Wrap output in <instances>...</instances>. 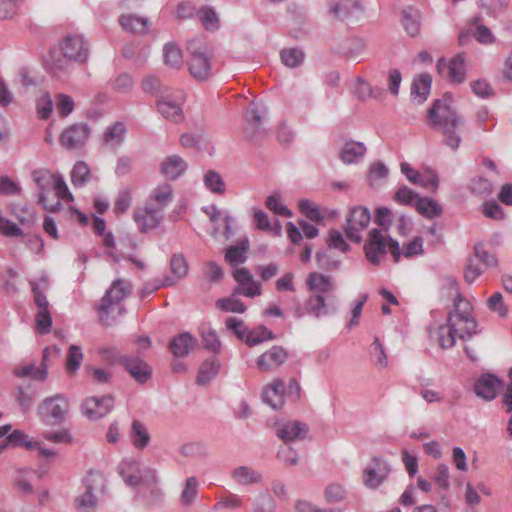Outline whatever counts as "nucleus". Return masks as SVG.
<instances>
[{
  "label": "nucleus",
  "mask_w": 512,
  "mask_h": 512,
  "mask_svg": "<svg viewBox=\"0 0 512 512\" xmlns=\"http://www.w3.org/2000/svg\"><path fill=\"white\" fill-rule=\"evenodd\" d=\"M232 478L241 485H250L261 481V474L249 467L240 466L232 471Z\"/></svg>",
  "instance_id": "obj_36"
},
{
  "label": "nucleus",
  "mask_w": 512,
  "mask_h": 512,
  "mask_svg": "<svg viewBox=\"0 0 512 512\" xmlns=\"http://www.w3.org/2000/svg\"><path fill=\"white\" fill-rule=\"evenodd\" d=\"M272 339H274L272 331L268 330L264 326H259L247 332L245 342L248 346L253 347L262 343L263 341Z\"/></svg>",
  "instance_id": "obj_42"
},
{
  "label": "nucleus",
  "mask_w": 512,
  "mask_h": 512,
  "mask_svg": "<svg viewBox=\"0 0 512 512\" xmlns=\"http://www.w3.org/2000/svg\"><path fill=\"white\" fill-rule=\"evenodd\" d=\"M56 175H54L48 169H35L32 172V179L41 191L39 194V203L43 206L45 210L56 212L61 209L62 204L60 201H57L54 205L48 206L46 204V191H48L53 184Z\"/></svg>",
  "instance_id": "obj_14"
},
{
  "label": "nucleus",
  "mask_w": 512,
  "mask_h": 512,
  "mask_svg": "<svg viewBox=\"0 0 512 512\" xmlns=\"http://www.w3.org/2000/svg\"><path fill=\"white\" fill-rule=\"evenodd\" d=\"M432 79L428 74L417 76L411 87V97L416 104H422L430 93Z\"/></svg>",
  "instance_id": "obj_28"
},
{
  "label": "nucleus",
  "mask_w": 512,
  "mask_h": 512,
  "mask_svg": "<svg viewBox=\"0 0 512 512\" xmlns=\"http://www.w3.org/2000/svg\"><path fill=\"white\" fill-rule=\"evenodd\" d=\"M37 115L40 119H48L53 112V101L49 93H44L36 101Z\"/></svg>",
  "instance_id": "obj_51"
},
{
  "label": "nucleus",
  "mask_w": 512,
  "mask_h": 512,
  "mask_svg": "<svg viewBox=\"0 0 512 512\" xmlns=\"http://www.w3.org/2000/svg\"><path fill=\"white\" fill-rule=\"evenodd\" d=\"M74 100L70 95L59 93L56 95V108L61 117H67L74 110Z\"/></svg>",
  "instance_id": "obj_53"
},
{
  "label": "nucleus",
  "mask_w": 512,
  "mask_h": 512,
  "mask_svg": "<svg viewBox=\"0 0 512 512\" xmlns=\"http://www.w3.org/2000/svg\"><path fill=\"white\" fill-rule=\"evenodd\" d=\"M423 253V240L420 237H415L412 241L407 243L400 249V256L403 255L406 258L421 255Z\"/></svg>",
  "instance_id": "obj_62"
},
{
  "label": "nucleus",
  "mask_w": 512,
  "mask_h": 512,
  "mask_svg": "<svg viewBox=\"0 0 512 512\" xmlns=\"http://www.w3.org/2000/svg\"><path fill=\"white\" fill-rule=\"evenodd\" d=\"M287 358L286 350L275 345L257 358L256 366L260 372H270L284 364Z\"/></svg>",
  "instance_id": "obj_20"
},
{
  "label": "nucleus",
  "mask_w": 512,
  "mask_h": 512,
  "mask_svg": "<svg viewBox=\"0 0 512 512\" xmlns=\"http://www.w3.org/2000/svg\"><path fill=\"white\" fill-rule=\"evenodd\" d=\"M6 439L9 444H12L15 447H25L29 450H33L39 446L38 441L29 439L28 435L20 430H14Z\"/></svg>",
  "instance_id": "obj_43"
},
{
  "label": "nucleus",
  "mask_w": 512,
  "mask_h": 512,
  "mask_svg": "<svg viewBox=\"0 0 512 512\" xmlns=\"http://www.w3.org/2000/svg\"><path fill=\"white\" fill-rule=\"evenodd\" d=\"M285 383L280 379H274L262 389V399L273 409H280L285 403Z\"/></svg>",
  "instance_id": "obj_22"
},
{
  "label": "nucleus",
  "mask_w": 512,
  "mask_h": 512,
  "mask_svg": "<svg viewBox=\"0 0 512 512\" xmlns=\"http://www.w3.org/2000/svg\"><path fill=\"white\" fill-rule=\"evenodd\" d=\"M122 29L131 34H146L150 27L148 18L128 13L119 17Z\"/></svg>",
  "instance_id": "obj_23"
},
{
  "label": "nucleus",
  "mask_w": 512,
  "mask_h": 512,
  "mask_svg": "<svg viewBox=\"0 0 512 512\" xmlns=\"http://www.w3.org/2000/svg\"><path fill=\"white\" fill-rule=\"evenodd\" d=\"M204 184L211 192L218 194L224 193L226 187L220 174L212 170L205 174Z\"/></svg>",
  "instance_id": "obj_48"
},
{
  "label": "nucleus",
  "mask_w": 512,
  "mask_h": 512,
  "mask_svg": "<svg viewBox=\"0 0 512 512\" xmlns=\"http://www.w3.org/2000/svg\"><path fill=\"white\" fill-rule=\"evenodd\" d=\"M204 278L213 283H218L224 277L223 269L214 261H208L203 268Z\"/></svg>",
  "instance_id": "obj_55"
},
{
  "label": "nucleus",
  "mask_w": 512,
  "mask_h": 512,
  "mask_svg": "<svg viewBox=\"0 0 512 512\" xmlns=\"http://www.w3.org/2000/svg\"><path fill=\"white\" fill-rule=\"evenodd\" d=\"M388 176V169L382 163H375L371 165L368 173V181L371 186L378 185L382 180Z\"/></svg>",
  "instance_id": "obj_56"
},
{
  "label": "nucleus",
  "mask_w": 512,
  "mask_h": 512,
  "mask_svg": "<svg viewBox=\"0 0 512 512\" xmlns=\"http://www.w3.org/2000/svg\"><path fill=\"white\" fill-rule=\"evenodd\" d=\"M14 375L18 378L30 377L33 380L44 381L48 377V365L36 366L34 362L17 366Z\"/></svg>",
  "instance_id": "obj_29"
},
{
  "label": "nucleus",
  "mask_w": 512,
  "mask_h": 512,
  "mask_svg": "<svg viewBox=\"0 0 512 512\" xmlns=\"http://www.w3.org/2000/svg\"><path fill=\"white\" fill-rule=\"evenodd\" d=\"M118 363L139 384H144L152 376V368L139 356L122 355Z\"/></svg>",
  "instance_id": "obj_11"
},
{
  "label": "nucleus",
  "mask_w": 512,
  "mask_h": 512,
  "mask_svg": "<svg viewBox=\"0 0 512 512\" xmlns=\"http://www.w3.org/2000/svg\"><path fill=\"white\" fill-rule=\"evenodd\" d=\"M246 250L245 246H232L227 250L225 260L231 265L244 263L246 260Z\"/></svg>",
  "instance_id": "obj_63"
},
{
  "label": "nucleus",
  "mask_w": 512,
  "mask_h": 512,
  "mask_svg": "<svg viewBox=\"0 0 512 512\" xmlns=\"http://www.w3.org/2000/svg\"><path fill=\"white\" fill-rule=\"evenodd\" d=\"M129 438L131 444L137 450L145 449L150 442V434L148 429L139 420H133Z\"/></svg>",
  "instance_id": "obj_32"
},
{
  "label": "nucleus",
  "mask_w": 512,
  "mask_h": 512,
  "mask_svg": "<svg viewBox=\"0 0 512 512\" xmlns=\"http://www.w3.org/2000/svg\"><path fill=\"white\" fill-rule=\"evenodd\" d=\"M0 234L5 237H22L23 230L14 222L0 215Z\"/></svg>",
  "instance_id": "obj_59"
},
{
  "label": "nucleus",
  "mask_w": 512,
  "mask_h": 512,
  "mask_svg": "<svg viewBox=\"0 0 512 512\" xmlns=\"http://www.w3.org/2000/svg\"><path fill=\"white\" fill-rule=\"evenodd\" d=\"M304 53L296 48L283 49L281 51V60L287 67H296L303 62Z\"/></svg>",
  "instance_id": "obj_50"
},
{
  "label": "nucleus",
  "mask_w": 512,
  "mask_h": 512,
  "mask_svg": "<svg viewBox=\"0 0 512 512\" xmlns=\"http://www.w3.org/2000/svg\"><path fill=\"white\" fill-rule=\"evenodd\" d=\"M126 133V127L123 122H115L109 126L103 134V142L107 145H120Z\"/></svg>",
  "instance_id": "obj_37"
},
{
  "label": "nucleus",
  "mask_w": 512,
  "mask_h": 512,
  "mask_svg": "<svg viewBox=\"0 0 512 512\" xmlns=\"http://www.w3.org/2000/svg\"><path fill=\"white\" fill-rule=\"evenodd\" d=\"M220 363L213 357L209 360L204 361L198 371L196 382L199 385L208 383L212 378L216 376L219 371Z\"/></svg>",
  "instance_id": "obj_35"
},
{
  "label": "nucleus",
  "mask_w": 512,
  "mask_h": 512,
  "mask_svg": "<svg viewBox=\"0 0 512 512\" xmlns=\"http://www.w3.org/2000/svg\"><path fill=\"white\" fill-rule=\"evenodd\" d=\"M162 62L170 70H179L184 65L182 50L175 43H167L162 49Z\"/></svg>",
  "instance_id": "obj_27"
},
{
  "label": "nucleus",
  "mask_w": 512,
  "mask_h": 512,
  "mask_svg": "<svg viewBox=\"0 0 512 512\" xmlns=\"http://www.w3.org/2000/svg\"><path fill=\"white\" fill-rule=\"evenodd\" d=\"M134 466L133 462L122 461L118 466V473L129 486H137L139 493L146 496L149 493V497L152 502H155L158 498V487L156 472L151 469H145L141 476L138 478L134 474H127V470L132 469Z\"/></svg>",
  "instance_id": "obj_7"
},
{
  "label": "nucleus",
  "mask_w": 512,
  "mask_h": 512,
  "mask_svg": "<svg viewBox=\"0 0 512 512\" xmlns=\"http://www.w3.org/2000/svg\"><path fill=\"white\" fill-rule=\"evenodd\" d=\"M458 337L457 333L452 329V327L448 324L442 325L438 329V343L444 348L448 349L455 345L456 338Z\"/></svg>",
  "instance_id": "obj_46"
},
{
  "label": "nucleus",
  "mask_w": 512,
  "mask_h": 512,
  "mask_svg": "<svg viewBox=\"0 0 512 512\" xmlns=\"http://www.w3.org/2000/svg\"><path fill=\"white\" fill-rule=\"evenodd\" d=\"M85 485L86 489L92 492L103 491L106 486V479L103 473L91 470L85 478Z\"/></svg>",
  "instance_id": "obj_52"
},
{
  "label": "nucleus",
  "mask_w": 512,
  "mask_h": 512,
  "mask_svg": "<svg viewBox=\"0 0 512 512\" xmlns=\"http://www.w3.org/2000/svg\"><path fill=\"white\" fill-rule=\"evenodd\" d=\"M184 100V93L180 90L175 91L171 95L166 94L162 96V117L174 123L182 122L184 119L182 109Z\"/></svg>",
  "instance_id": "obj_15"
},
{
  "label": "nucleus",
  "mask_w": 512,
  "mask_h": 512,
  "mask_svg": "<svg viewBox=\"0 0 512 512\" xmlns=\"http://www.w3.org/2000/svg\"><path fill=\"white\" fill-rule=\"evenodd\" d=\"M114 400L110 395L100 398L91 397L82 404V413L90 420L104 417L113 408Z\"/></svg>",
  "instance_id": "obj_19"
},
{
  "label": "nucleus",
  "mask_w": 512,
  "mask_h": 512,
  "mask_svg": "<svg viewBox=\"0 0 512 512\" xmlns=\"http://www.w3.org/2000/svg\"><path fill=\"white\" fill-rule=\"evenodd\" d=\"M414 206L418 213L426 218L437 217L442 212L440 205L436 201L428 198L417 199Z\"/></svg>",
  "instance_id": "obj_38"
},
{
  "label": "nucleus",
  "mask_w": 512,
  "mask_h": 512,
  "mask_svg": "<svg viewBox=\"0 0 512 512\" xmlns=\"http://www.w3.org/2000/svg\"><path fill=\"white\" fill-rule=\"evenodd\" d=\"M197 487L198 482L195 477H190L187 479L185 488L181 494V502L183 505L189 506L194 502L198 493Z\"/></svg>",
  "instance_id": "obj_54"
},
{
  "label": "nucleus",
  "mask_w": 512,
  "mask_h": 512,
  "mask_svg": "<svg viewBox=\"0 0 512 512\" xmlns=\"http://www.w3.org/2000/svg\"><path fill=\"white\" fill-rule=\"evenodd\" d=\"M132 195L129 188L122 189L114 203L115 213H124L128 210L131 205Z\"/></svg>",
  "instance_id": "obj_61"
},
{
  "label": "nucleus",
  "mask_w": 512,
  "mask_h": 512,
  "mask_svg": "<svg viewBox=\"0 0 512 512\" xmlns=\"http://www.w3.org/2000/svg\"><path fill=\"white\" fill-rule=\"evenodd\" d=\"M370 213L368 209L363 207L353 208L345 226V233L347 237L356 243L362 239L361 232L370 223Z\"/></svg>",
  "instance_id": "obj_12"
},
{
  "label": "nucleus",
  "mask_w": 512,
  "mask_h": 512,
  "mask_svg": "<svg viewBox=\"0 0 512 512\" xmlns=\"http://www.w3.org/2000/svg\"><path fill=\"white\" fill-rule=\"evenodd\" d=\"M197 341L189 333H181L170 343L169 349L176 357H184L195 347Z\"/></svg>",
  "instance_id": "obj_30"
},
{
  "label": "nucleus",
  "mask_w": 512,
  "mask_h": 512,
  "mask_svg": "<svg viewBox=\"0 0 512 512\" xmlns=\"http://www.w3.org/2000/svg\"><path fill=\"white\" fill-rule=\"evenodd\" d=\"M402 24L410 36H416L420 32L419 14L412 9L403 12Z\"/></svg>",
  "instance_id": "obj_44"
},
{
  "label": "nucleus",
  "mask_w": 512,
  "mask_h": 512,
  "mask_svg": "<svg viewBox=\"0 0 512 512\" xmlns=\"http://www.w3.org/2000/svg\"><path fill=\"white\" fill-rule=\"evenodd\" d=\"M500 381L492 375L481 376L474 385V391L477 396L486 400L495 398Z\"/></svg>",
  "instance_id": "obj_25"
},
{
  "label": "nucleus",
  "mask_w": 512,
  "mask_h": 512,
  "mask_svg": "<svg viewBox=\"0 0 512 512\" xmlns=\"http://www.w3.org/2000/svg\"><path fill=\"white\" fill-rule=\"evenodd\" d=\"M52 323L50 310L37 311L35 315V329L38 334H48L51 331Z\"/></svg>",
  "instance_id": "obj_47"
},
{
  "label": "nucleus",
  "mask_w": 512,
  "mask_h": 512,
  "mask_svg": "<svg viewBox=\"0 0 512 512\" xmlns=\"http://www.w3.org/2000/svg\"><path fill=\"white\" fill-rule=\"evenodd\" d=\"M130 284L122 280H116L107 290L98 307L99 319L105 326H110L114 322V314L122 315L124 307L122 301L130 293Z\"/></svg>",
  "instance_id": "obj_4"
},
{
  "label": "nucleus",
  "mask_w": 512,
  "mask_h": 512,
  "mask_svg": "<svg viewBox=\"0 0 512 512\" xmlns=\"http://www.w3.org/2000/svg\"><path fill=\"white\" fill-rule=\"evenodd\" d=\"M71 59H68L62 52L51 51L47 60V69L54 75L68 72L71 69Z\"/></svg>",
  "instance_id": "obj_34"
},
{
  "label": "nucleus",
  "mask_w": 512,
  "mask_h": 512,
  "mask_svg": "<svg viewBox=\"0 0 512 512\" xmlns=\"http://www.w3.org/2000/svg\"><path fill=\"white\" fill-rule=\"evenodd\" d=\"M233 277L238 283V287L235 288L234 294H240L250 298L261 295V284L254 280L248 269L244 267L235 269L233 271Z\"/></svg>",
  "instance_id": "obj_17"
},
{
  "label": "nucleus",
  "mask_w": 512,
  "mask_h": 512,
  "mask_svg": "<svg viewBox=\"0 0 512 512\" xmlns=\"http://www.w3.org/2000/svg\"><path fill=\"white\" fill-rule=\"evenodd\" d=\"M21 3L17 0H0V20H8L16 16Z\"/></svg>",
  "instance_id": "obj_57"
},
{
  "label": "nucleus",
  "mask_w": 512,
  "mask_h": 512,
  "mask_svg": "<svg viewBox=\"0 0 512 512\" xmlns=\"http://www.w3.org/2000/svg\"><path fill=\"white\" fill-rule=\"evenodd\" d=\"M202 342L206 349H210L213 352L219 351L221 343L215 333V331L209 328H202L201 331Z\"/></svg>",
  "instance_id": "obj_60"
},
{
  "label": "nucleus",
  "mask_w": 512,
  "mask_h": 512,
  "mask_svg": "<svg viewBox=\"0 0 512 512\" xmlns=\"http://www.w3.org/2000/svg\"><path fill=\"white\" fill-rule=\"evenodd\" d=\"M361 9L359 0H331L329 12L337 18H346Z\"/></svg>",
  "instance_id": "obj_33"
},
{
  "label": "nucleus",
  "mask_w": 512,
  "mask_h": 512,
  "mask_svg": "<svg viewBox=\"0 0 512 512\" xmlns=\"http://www.w3.org/2000/svg\"><path fill=\"white\" fill-rule=\"evenodd\" d=\"M160 188L156 187L142 208L134 212V220L142 233H147L157 228L160 222Z\"/></svg>",
  "instance_id": "obj_8"
},
{
  "label": "nucleus",
  "mask_w": 512,
  "mask_h": 512,
  "mask_svg": "<svg viewBox=\"0 0 512 512\" xmlns=\"http://www.w3.org/2000/svg\"><path fill=\"white\" fill-rule=\"evenodd\" d=\"M307 431V426L299 421H287L277 426V435L285 442L301 439Z\"/></svg>",
  "instance_id": "obj_24"
},
{
  "label": "nucleus",
  "mask_w": 512,
  "mask_h": 512,
  "mask_svg": "<svg viewBox=\"0 0 512 512\" xmlns=\"http://www.w3.org/2000/svg\"><path fill=\"white\" fill-rule=\"evenodd\" d=\"M35 391L30 386H18L15 393V401L23 412H27L32 407Z\"/></svg>",
  "instance_id": "obj_39"
},
{
  "label": "nucleus",
  "mask_w": 512,
  "mask_h": 512,
  "mask_svg": "<svg viewBox=\"0 0 512 512\" xmlns=\"http://www.w3.org/2000/svg\"><path fill=\"white\" fill-rule=\"evenodd\" d=\"M232 294L230 297L221 298L216 301V307L223 312L244 313L246 306Z\"/></svg>",
  "instance_id": "obj_41"
},
{
  "label": "nucleus",
  "mask_w": 512,
  "mask_h": 512,
  "mask_svg": "<svg viewBox=\"0 0 512 512\" xmlns=\"http://www.w3.org/2000/svg\"><path fill=\"white\" fill-rule=\"evenodd\" d=\"M437 70L443 77H447L454 83H461L465 80L466 68L463 54L453 57L447 64L443 58L437 62Z\"/></svg>",
  "instance_id": "obj_18"
},
{
  "label": "nucleus",
  "mask_w": 512,
  "mask_h": 512,
  "mask_svg": "<svg viewBox=\"0 0 512 512\" xmlns=\"http://www.w3.org/2000/svg\"><path fill=\"white\" fill-rule=\"evenodd\" d=\"M449 286L455 290L454 310L448 315L447 324L457 333L458 338L464 339L476 333L477 321L473 315L471 303L458 293V284L448 279Z\"/></svg>",
  "instance_id": "obj_3"
},
{
  "label": "nucleus",
  "mask_w": 512,
  "mask_h": 512,
  "mask_svg": "<svg viewBox=\"0 0 512 512\" xmlns=\"http://www.w3.org/2000/svg\"><path fill=\"white\" fill-rule=\"evenodd\" d=\"M68 411L69 402L63 394L46 397L38 406L40 419L49 425H59L64 422Z\"/></svg>",
  "instance_id": "obj_9"
},
{
  "label": "nucleus",
  "mask_w": 512,
  "mask_h": 512,
  "mask_svg": "<svg viewBox=\"0 0 512 512\" xmlns=\"http://www.w3.org/2000/svg\"><path fill=\"white\" fill-rule=\"evenodd\" d=\"M188 262L181 253L174 254L169 261L170 274L162 277V287L173 286L180 280L184 279L188 274Z\"/></svg>",
  "instance_id": "obj_21"
},
{
  "label": "nucleus",
  "mask_w": 512,
  "mask_h": 512,
  "mask_svg": "<svg viewBox=\"0 0 512 512\" xmlns=\"http://www.w3.org/2000/svg\"><path fill=\"white\" fill-rule=\"evenodd\" d=\"M83 361V353L81 348L76 345H71L68 349L66 359V370L68 374H74L81 366Z\"/></svg>",
  "instance_id": "obj_45"
},
{
  "label": "nucleus",
  "mask_w": 512,
  "mask_h": 512,
  "mask_svg": "<svg viewBox=\"0 0 512 512\" xmlns=\"http://www.w3.org/2000/svg\"><path fill=\"white\" fill-rule=\"evenodd\" d=\"M366 152L364 144L356 141L346 142L339 151V158L344 164L356 163Z\"/></svg>",
  "instance_id": "obj_31"
},
{
  "label": "nucleus",
  "mask_w": 512,
  "mask_h": 512,
  "mask_svg": "<svg viewBox=\"0 0 512 512\" xmlns=\"http://www.w3.org/2000/svg\"><path fill=\"white\" fill-rule=\"evenodd\" d=\"M299 210L303 213L307 218L312 221H320L322 220L321 213L318 209V206L307 199H302L298 203Z\"/></svg>",
  "instance_id": "obj_58"
},
{
  "label": "nucleus",
  "mask_w": 512,
  "mask_h": 512,
  "mask_svg": "<svg viewBox=\"0 0 512 512\" xmlns=\"http://www.w3.org/2000/svg\"><path fill=\"white\" fill-rule=\"evenodd\" d=\"M390 469L380 458H373L363 471V483L371 489L378 488L387 478Z\"/></svg>",
  "instance_id": "obj_16"
},
{
  "label": "nucleus",
  "mask_w": 512,
  "mask_h": 512,
  "mask_svg": "<svg viewBox=\"0 0 512 512\" xmlns=\"http://www.w3.org/2000/svg\"><path fill=\"white\" fill-rule=\"evenodd\" d=\"M90 177V168L84 161H78L71 171V182L74 187H82Z\"/></svg>",
  "instance_id": "obj_40"
},
{
  "label": "nucleus",
  "mask_w": 512,
  "mask_h": 512,
  "mask_svg": "<svg viewBox=\"0 0 512 512\" xmlns=\"http://www.w3.org/2000/svg\"><path fill=\"white\" fill-rule=\"evenodd\" d=\"M387 251H390L395 262L400 260L399 243L391 239L387 232L378 229L371 230L364 245L367 260L374 265H378Z\"/></svg>",
  "instance_id": "obj_5"
},
{
  "label": "nucleus",
  "mask_w": 512,
  "mask_h": 512,
  "mask_svg": "<svg viewBox=\"0 0 512 512\" xmlns=\"http://www.w3.org/2000/svg\"><path fill=\"white\" fill-rule=\"evenodd\" d=\"M428 124L441 132L447 146L452 149L459 147L463 121L452 106V99L449 96L445 95L442 99L434 102L428 110Z\"/></svg>",
  "instance_id": "obj_2"
},
{
  "label": "nucleus",
  "mask_w": 512,
  "mask_h": 512,
  "mask_svg": "<svg viewBox=\"0 0 512 512\" xmlns=\"http://www.w3.org/2000/svg\"><path fill=\"white\" fill-rule=\"evenodd\" d=\"M90 136V127L87 123H75L67 127L60 135V143L72 150L84 146Z\"/></svg>",
  "instance_id": "obj_13"
},
{
  "label": "nucleus",
  "mask_w": 512,
  "mask_h": 512,
  "mask_svg": "<svg viewBox=\"0 0 512 512\" xmlns=\"http://www.w3.org/2000/svg\"><path fill=\"white\" fill-rule=\"evenodd\" d=\"M266 207L276 215L292 217V212L281 201L278 194H272L265 201Z\"/></svg>",
  "instance_id": "obj_49"
},
{
  "label": "nucleus",
  "mask_w": 512,
  "mask_h": 512,
  "mask_svg": "<svg viewBox=\"0 0 512 512\" xmlns=\"http://www.w3.org/2000/svg\"><path fill=\"white\" fill-rule=\"evenodd\" d=\"M188 68L191 76L198 81H206L212 75L213 55L201 39H193L188 43Z\"/></svg>",
  "instance_id": "obj_6"
},
{
  "label": "nucleus",
  "mask_w": 512,
  "mask_h": 512,
  "mask_svg": "<svg viewBox=\"0 0 512 512\" xmlns=\"http://www.w3.org/2000/svg\"><path fill=\"white\" fill-rule=\"evenodd\" d=\"M449 468L446 464H439L435 470L433 479L439 488L447 490L450 487Z\"/></svg>",
  "instance_id": "obj_64"
},
{
  "label": "nucleus",
  "mask_w": 512,
  "mask_h": 512,
  "mask_svg": "<svg viewBox=\"0 0 512 512\" xmlns=\"http://www.w3.org/2000/svg\"><path fill=\"white\" fill-rule=\"evenodd\" d=\"M61 52L71 59L73 63L84 64L87 62L90 45L86 38L81 34H68L59 44Z\"/></svg>",
  "instance_id": "obj_10"
},
{
  "label": "nucleus",
  "mask_w": 512,
  "mask_h": 512,
  "mask_svg": "<svg viewBox=\"0 0 512 512\" xmlns=\"http://www.w3.org/2000/svg\"><path fill=\"white\" fill-rule=\"evenodd\" d=\"M305 286L309 295L302 305L295 308V317L310 315L320 318L328 315L331 311L329 299L336 290L333 277L320 272H311L306 277Z\"/></svg>",
  "instance_id": "obj_1"
},
{
  "label": "nucleus",
  "mask_w": 512,
  "mask_h": 512,
  "mask_svg": "<svg viewBox=\"0 0 512 512\" xmlns=\"http://www.w3.org/2000/svg\"><path fill=\"white\" fill-rule=\"evenodd\" d=\"M187 170V163L178 155H170L162 161V176L174 180L182 176Z\"/></svg>",
  "instance_id": "obj_26"
}]
</instances>
